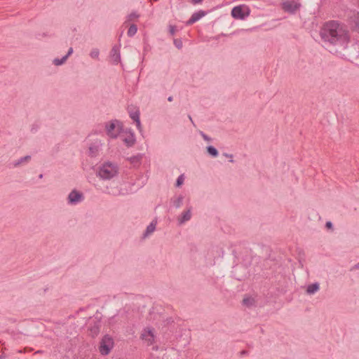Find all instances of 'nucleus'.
<instances>
[{
    "label": "nucleus",
    "mask_w": 359,
    "mask_h": 359,
    "mask_svg": "<svg viewBox=\"0 0 359 359\" xmlns=\"http://www.w3.org/2000/svg\"><path fill=\"white\" fill-rule=\"evenodd\" d=\"M123 141L126 144L127 146L130 147L133 145L135 143V140L133 136L129 137L128 138H125Z\"/></svg>",
    "instance_id": "19"
},
{
    "label": "nucleus",
    "mask_w": 359,
    "mask_h": 359,
    "mask_svg": "<svg viewBox=\"0 0 359 359\" xmlns=\"http://www.w3.org/2000/svg\"><path fill=\"white\" fill-rule=\"evenodd\" d=\"M175 33V27L170 25V34L173 36Z\"/></svg>",
    "instance_id": "26"
},
{
    "label": "nucleus",
    "mask_w": 359,
    "mask_h": 359,
    "mask_svg": "<svg viewBox=\"0 0 359 359\" xmlns=\"http://www.w3.org/2000/svg\"><path fill=\"white\" fill-rule=\"evenodd\" d=\"M255 303V300L252 297H245L243 299V304L247 306H250Z\"/></svg>",
    "instance_id": "18"
},
{
    "label": "nucleus",
    "mask_w": 359,
    "mask_h": 359,
    "mask_svg": "<svg viewBox=\"0 0 359 359\" xmlns=\"http://www.w3.org/2000/svg\"><path fill=\"white\" fill-rule=\"evenodd\" d=\"M110 58L113 63L118 64L121 60V55L118 47L114 46L110 52Z\"/></svg>",
    "instance_id": "9"
},
{
    "label": "nucleus",
    "mask_w": 359,
    "mask_h": 359,
    "mask_svg": "<svg viewBox=\"0 0 359 359\" xmlns=\"http://www.w3.org/2000/svg\"><path fill=\"white\" fill-rule=\"evenodd\" d=\"M107 135L112 137L116 138L121 131L120 127L117 125L116 121H111L106 126Z\"/></svg>",
    "instance_id": "7"
},
{
    "label": "nucleus",
    "mask_w": 359,
    "mask_h": 359,
    "mask_svg": "<svg viewBox=\"0 0 359 359\" xmlns=\"http://www.w3.org/2000/svg\"><path fill=\"white\" fill-rule=\"evenodd\" d=\"M184 175H181L178 177L176 182V186L180 187L184 183Z\"/></svg>",
    "instance_id": "22"
},
{
    "label": "nucleus",
    "mask_w": 359,
    "mask_h": 359,
    "mask_svg": "<svg viewBox=\"0 0 359 359\" xmlns=\"http://www.w3.org/2000/svg\"><path fill=\"white\" fill-rule=\"evenodd\" d=\"M99 55V51L97 50H93L91 51V57H97Z\"/></svg>",
    "instance_id": "25"
},
{
    "label": "nucleus",
    "mask_w": 359,
    "mask_h": 359,
    "mask_svg": "<svg viewBox=\"0 0 359 359\" xmlns=\"http://www.w3.org/2000/svg\"><path fill=\"white\" fill-rule=\"evenodd\" d=\"M325 226L327 228L330 229L332 226V224L331 222H326Z\"/></svg>",
    "instance_id": "28"
},
{
    "label": "nucleus",
    "mask_w": 359,
    "mask_h": 359,
    "mask_svg": "<svg viewBox=\"0 0 359 359\" xmlns=\"http://www.w3.org/2000/svg\"><path fill=\"white\" fill-rule=\"evenodd\" d=\"M174 44L177 48H181L182 46V42L180 39H175L174 40Z\"/></svg>",
    "instance_id": "23"
},
{
    "label": "nucleus",
    "mask_w": 359,
    "mask_h": 359,
    "mask_svg": "<svg viewBox=\"0 0 359 359\" xmlns=\"http://www.w3.org/2000/svg\"><path fill=\"white\" fill-rule=\"evenodd\" d=\"M191 219V211L188 210L182 214V217L179 219L180 223L182 224Z\"/></svg>",
    "instance_id": "14"
},
{
    "label": "nucleus",
    "mask_w": 359,
    "mask_h": 359,
    "mask_svg": "<svg viewBox=\"0 0 359 359\" xmlns=\"http://www.w3.org/2000/svg\"><path fill=\"white\" fill-rule=\"evenodd\" d=\"M250 14V10L248 6L244 5H241L238 6H235L231 10V15L235 19H244L246 16H248Z\"/></svg>",
    "instance_id": "4"
},
{
    "label": "nucleus",
    "mask_w": 359,
    "mask_h": 359,
    "mask_svg": "<svg viewBox=\"0 0 359 359\" xmlns=\"http://www.w3.org/2000/svg\"><path fill=\"white\" fill-rule=\"evenodd\" d=\"M139 17V15L136 13H132L128 16V20L131 21L133 20L135 18H137Z\"/></svg>",
    "instance_id": "24"
},
{
    "label": "nucleus",
    "mask_w": 359,
    "mask_h": 359,
    "mask_svg": "<svg viewBox=\"0 0 359 359\" xmlns=\"http://www.w3.org/2000/svg\"><path fill=\"white\" fill-rule=\"evenodd\" d=\"M299 8V4L294 1H285L283 3V8L285 11L294 13Z\"/></svg>",
    "instance_id": "8"
},
{
    "label": "nucleus",
    "mask_w": 359,
    "mask_h": 359,
    "mask_svg": "<svg viewBox=\"0 0 359 359\" xmlns=\"http://www.w3.org/2000/svg\"><path fill=\"white\" fill-rule=\"evenodd\" d=\"M73 53V48H70L67 53V55H65L64 57H62V58L61 59H57V58H55L53 60V64L56 66H59V65H61L62 64H64L67 59L69 57V56Z\"/></svg>",
    "instance_id": "10"
},
{
    "label": "nucleus",
    "mask_w": 359,
    "mask_h": 359,
    "mask_svg": "<svg viewBox=\"0 0 359 359\" xmlns=\"http://www.w3.org/2000/svg\"><path fill=\"white\" fill-rule=\"evenodd\" d=\"M182 201H183V196H180L177 199H175L173 202L174 203V205L178 208L181 206V205L182 204Z\"/></svg>",
    "instance_id": "20"
},
{
    "label": "nucleus",
    "mask_w": 359,
    "mask_h": 359,
    "mask_svg": "<svg viewBox=\"0 0 359 359\" xmlns=\"http://www.w3.org/2000/svg\"><path fill=\"white\" fill-rule=\"evenodd\" d=\"M31 158L30 156H26L25 157L21 158L20 160L18 161V162L15 163L14 165L18 166L22 163L23 162L28 161Z\"/></svg>",
    "instance_id": "21"
},
{
    "label": "nucleus",
    "mask_w": 359,
    "mask_h": 359,
    "mask_svg": "<svg viewBox=\"0 0 359 359\" xmlns=\"http://www.w3.org/2000/svg\"><path fill=\"white\" fill-rule=\"evenodd\" d=\"M203 0H192L193 3L194 4H199Z\"/></svg>",
    "instance_id": "29"
},
{
    "label": "nucleus",
    "mask_w": 359,
    "mask_h": 359,
    "mask_svg": "<svg viewBox=\"0 0 359 359\" xmlns=\"http://www.w3.org/2000/svg\"><path fill=\"white\" fill-rule=\"evenodd\" d=\"M205 15V13L203 11H199L197 13H194L190 19L187 21V25H192L196 21H198L199 19H201L203 16Z\"/></svg>",
    "instance_id": "11"
},
{
    "label": "nucleus",
    "mask_w": 359,
    "mask_h": 359,
    "mask_svg": "<svg viewBox=\"0 0 359 359\" xmlns=\"http://www.w3.org/2000/svg\"><path fill=\"white\" fill-rule=\"evenodd\" d=\"M168 100L169 102L172 101V96H170V97L168 98Z\"/></svg>",
    "instance_id": "30"
},
{
    "label": "nucleus",
    "mask_w": 359,
    "mask_h": 359,
    "mask_svg": "<svg viewBox=\"0 0 359 359\" xmlns=\"http://www.w3.org/2000/svg\"><path fill=\"white\" fill-rule=\"evenodd\" d=\"M320 35L327 46H344L349 40L347 30L336 21L326 22L322 27Z\"/></svg>",
    "instance_id": "1"
},
{
    "label": "nucleus",
    "mask_w": 359,
    "mask_h": 359,
    "mask_svg": "<svg viewBox=\"0 0 359 359\" xmlns=\"http://www.w3.org/2000/svg\"><path fill=\"white\" fill-rule=\"evenodd\" d=\"M83 200L84 196L83 193L76 189L72 190L67 197V202L70 205H76Z\"/></svg>",
    "instance_id": "5"
},
{
    "label": "nucleus",
    "mask_w": 359,
    "mask_h": 359,
    "mask_svg": "<svg viewBox=\"0 0 359 359\" xmlns=\"http://www.w3.org/2000/svg\"><path fill=\"white\" fill-rule=\"evenodd\" d=\"M118 166L111 162L104 163L98 170V175L104 180H110L118 174Z\"/></svg>",
    "instance_id": "2"
},
{
    "label": "nucleus",
    "mask_w": 359,
    "mask_h": 359,
    "mask_svg": "<svg viewBox=\"0 0 359 359\" xmlns=\"http://www.w3.org/2000/svg\"><path fill=\"white\" fill-rule=\"evenodd\" d=\"M113 347L114 340L112 337L106 334L103 337L100 343L99 351L102 355H107L110 353Z\"/></svg>",
    "instance_id": "3"
},
{
    "label": "nucleus",
    "mask_w": 359,
    "mask_h": 359,
    "mask_svg": "<svg viewBox=\"0 0 359 359\" xmlns=\"http://www.w3.org/2000/svg\"><path fill=\"white\" fill-rule=\"evenodd\" d=\"M156 222H151L150 223V224L147 226V229H146V231H145V233H144V236H147L148 235L151 234V233H153L156 229Z\"/></svg>",
    "instance_id": "13"
},
{
    "label": "nucleus",
    "mask_w": 359,
    "mask_h": 359,
    "mask_svg": "<svg viewBox=\"0 0 359 359\" xmlns=\"http://www.w3.org/2000/svg\"><path fill=\"white\" fill-rule=\"evenodd\" d=\"M42 177H43V175H42V174H41V175H39V178H42Z\"/></svg>",
    "instance_id": "33"
},
{
    "label": "nucleus",
    "mask_w": 359,
    "mask_h": 359,
    "mask_svg": "<svg viewBox=\"0 0 359 359\" xmlns=\"http://www.w3.org/2000/svg\"><path fill=\"white\" fill-rule=\"evenodd\" d=\"M130 118L136 122L137 127L140 128V111L136 109L135 111H129Z\"/></svg>",
    "instance_id": "12"
},
{
    "label": "nucleus",
    "mask_w": 359,
    "mask_h": 359,
    "mask_svg": "<svg viewBox=\"0 0 359 359\" xmlns=\"http://www.w3.org/2000/svg\"><path fill=\"white\" fill-rule=\"evenodd\" d=\"M225 156H226V157H230V158H232V157H233V156H232L231 154H225Z\"/></svg>",
    "instance_id": "31"
},
{
    "label": "nucleus",
    "mask_w": 359,
    "mask_h": 359,
    "mask_svg": "<svg viewBox=\"0 0 359 359\" xmlns=\"http://www.w3.org/2000/svg\"><path fill=\"white\" fill-rule=\"evenodd\" d=\"M201 135H202V137H203V139L205 140H207V141H210V139L205 134L202 133Z\"/></svg>",
    "instance_id": "27"
},
{
    "label": "nucleus",
    "mask_w": 359,
    "mask_h": 359,
    "mask_svg": "<svg viewBox=\"0 0 359 359\" xmlns=\"http://www.w3.org/2000/svg\"><path fill=\"white\" fill-rule=\"evenodd\" d=\"M137 26L134 24L131 25L128 30V33H127L128 36H130V37L134 36L137 33Z\"/></svg>",
    "instance_id": "16"
},
{
    "label": "nucleus",
    "mask_w": 359,
    "mask_h": 359,
    "mask_svg": "<svg viewBox=\"0 0 359 359\" xmlns=\"http://www.w3.org/2000/svg\"><path fill=\"white\" fill-rule=\"evenodd\" d=\"M140 338L146 342L147 346L152 345L155 341L154 330L149 327L144 329L141 334Z\"/></svg>",
    "instance_id": "6"
},
{
    "label": "nucleus",
    "mask_w": 359,
    "mask_h": 359,
    "mask_svg": "<svg viewBox=\"0 0 359 359\" xmlns=\"http://www.w3.org/2000/svg\"><path fill=\"white\" fill-rule=\"evenodd\" d=\"M207 151L211 156L216 157L218 155L217 150L212 146H208L207 147Z\"/></svg>",
    "instance_id": "17"
},
{
    "label": "nucleus",
    "mask_w": 359,
    "mask_h": 359,
    "mask_svg": "<svg viewBox=\"0 0 359 359\" xmlns=\"http://www.w3.org/2000/svg\"><path fill=\"white\" fill-rule=\"evenodd\" d=\"M189 120L191 121V123H194V121H193V120H192V118H191V116H189Z\"/></svg>",
    "instance_id": "32"
},
{
    "label": "nucleus",
    "mask_w": 359,
    "mask_h": 359,
    "mask_svg": "<svg viewBox=\"0 0 359 359\" xmlns=\"http://www.w3.org/2000/svg\"><path fill=\"white\" fill-rule=\"evenodd\" d=\"M319 289V285L318 283H313L311 285H309L307 287L306 292L309 294H313L316 291H318Z\"/></svg>",
    "instance_id": "15"
}]
</instances>
